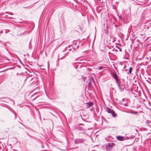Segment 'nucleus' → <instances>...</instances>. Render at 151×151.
<instances>
[{"label": "nucleus", "mask_w": 151, "mask_h": 151, "mask_svg": "<svg viewBox=\"0 0 151 151\" xmlns=\"http://www.w3.org/2000/svg\"><path fill=\"white\" fill-rule=\"evenodd\" d=\"M118 17L120 19H122V18L120 16H118Z\"/></svg>", "instance_id": "nucleus-20"}, {"label": "nucleus", "mask_w": 151, "mask_h": 151, "mask_svg": "<svg viewBox=\"0 0 151 151\" xmlns=\"http://www.w3.org/2000/svg\"><path fill=\"white\" fill-rule=\"evenodd\" d=\"M118 49L119 50L120 52L122 51V49L117 46H116L113 49V50L116 52H118Z\"/></svg>", "instance_id": "nucleus-6"}, {"label": "nucleus", "mask_w": 151, "mask_h": 151, "mask_svg": "<svg viewBox=\"0 0 151 151\" xmlns=\"http://www.w3.org/2000/svg\"><path fill=\"white\" fill-rule=\"evenodd\" d=\"M84 140L83 139H76L75 140L74 142L76 144H79L84 142Z\"/></svg>", "instance_id": "nucleus-2"}, {"label": "nucleus", "mask_w": 151, "mask_h": 151, "mask_svg": "<svg viewBox=\"0 0 151 151\" xmlns=\"http://www.w3.org/2000/svg\"><path fill=\"white\" fill-rule=\"evenodd\" d=\"M125 139H126H126H131V138H130L129 137H125Z\"/></svg>", "instance_id": "nucleus-17"}, {"label": "nucleus", "mask_w": 151, "mask_h": 151, "mask_svg": "<svg viewBox=\"0 0 151 151\" xmlns=\"http://www.w3.org/2000/svg\"><path fill=\"white\" fill-rule=\"evenodd\" d=\"M117 140L120 141H123L126 140L125 138L124 137L118 136L116 137Z\"/></svg>", "instance_id": "nucleus-3"}, {"label": "nucleus", "mask_w": 151, "mask_h": 151, "mask_svg": "<svg viewBox=\"0 0 151 151\" xmlns=\"http://www.w3.org/2000/svg\"><path fill=\"white\" fill-rule=\"evenodd\" d=\"M4 71H5V70H4V71H1L0 72H4Z\"/></svg>", "instance_id": "nucleus-24"}, {"label": "nucleus", "mask_w": 151, "mask_h": 151, "mask_svg": "<svg viewBox=\"0 0 151 151\" xmlns=\"http://www.w3.org/2000/svg\"><path fill=\"white\" fill-rule=\"evenodd\" d=\"M125 71L126 72H127V71H128V70H127V69H125Z\"/></svg>", "instance_id": "nucleus-21"}, {"label": "nucleus", "mask_w": 151, "mask_h": 151, "mask_svg": "<svg viewBox=\"0 0 151 151\" xmlns=\"http://www.w3.org/2000/svg\"><path fill=\"white\" fill-rule=\"evenodd\" d=\"M34 79H35V78L32 77V76H29L26 79V82H29L30 84H32L34 81L33 80Z\"/></svg>", "instance_id": "nucleus-1"}, {"label": "nucleus", "mask_w": 151, "mask_h": 151, "mask_svg": "<svg viewBox=\"0 0 151 151\" xmlns=\"http://www.w3.org/2000/svg\"><path fill=\"white\" fill-rule=\"evenodd\" d=\"M114 145V143H108L106 146V148L107 149L110 150L112 148V147Z\"/></svg>", "instance_id": "nucleus-5"}, {"label": "nucleus", "mask_w": 151, "mask_h": 151, "mask_svg": "<svg viewBox=\"0 0 151 151\" xmlns=\"http://www.w3.org/2000/svg\"><path fill=\"white\" fill-rule=\"evenodd\" d=\"M5 13H6H6H7V12H5Z\"/></svg>", "instance_id": "nucleus-28"}, {"label": "nucleus", "mask_w": 151, "mask_h": 151, "mask_svg": "<svg viewBox=\"0 0 151 151\" xmlns=\"http://www.w3.org/2000/svg\"><path fill=\"white\" fill-rule=\"evenodd\" d=\"M103 68L104 67H103L100 66L98 68V69L99 70H102L103 69Z\"/></svg>", "instance_id": "nucleus-16"}, {"label": "nucleus", "mask_w": 151, "mask_h": 151, "mask_svg": "<svg viewBox=\"0 0 151 151\" xmlns=\"http://www.w3.org/2000/svg\"><path fill=\"white\" fill-rule=\"evenodd\" d=\"M124 100V99H122V101H123V100Z\"/></svg>", "instance_id": "nucleus-27"}, {"label": "nucleus", "mask_w": 151, "mask_h": 151, "mask_svg": "<svg viewBox=\"0 0 151 151\" xmlns=\"http://www.w3.org/2000/svg\"><path fill=\"white\" fill-rule=\"evenodd\" d=\"M5 16L6 17H8V15H5Z\"/></svg>", "instance_id": "nucleus-23"}, {"label": "nucleus", "mask_w": 151, "mask_h": 151, "mask_svg": "<svg viewBox=\"0 0 151 151\" xmlns=\"http://www.w3.org/2000/svg\"><path fill=\"white\" fill-rule=\"evenodd\" d=\"M117 83L118 84V86L119 87V88H120V89L121 88H120V84H119L118 83H118Z\"/></svg>", "instance_id": "nucleus-18"}, {"label": "nucleus", "mask_w": 151, "mask_h": 151, "mask_svg": "<svg viewBox=\"0 0 151 151\" xmlns=\"http://www.w3.org/2000/svg\"><path fill=\"white\" fill-rule=\"evenodd\" d=\"M36 94V93H35V94H34V95H35Z\"/></svg>", "instance_id": "nucleus-25"}, {"label": "nucleus", "mask_w": 151, "mask_h": 151, "mask_svg": "<svg viewBox=\"0 0 151 151\" xmlns=\"http://www.w3.org/2000/svg\"><path fill=\"white\" fill-rule=\"evenodd\" d=\"M124 87L125 88V86H124Z\"/></svg>", "instance_id": "nucleus-26"}, {"label": "nucleus", "mask_w": 151, "mask_h": 151, "mask_svg": "<svg viewBox=\"0 0 151 151\" xmlns=\"http://www.w3.org/2000/svg\"><path fill=\"white\" fill-rule=\"evenodd\" d=\"M111 136H109L108 137V138L109 139V138H111Z\"/></svg>", "instance_id": "nucleus-22"}, {"label": "nucleus", "mask_w": 151, "mask_h": 151, "mask_svg": "<svg viewBox=\"0 0 151 151\" xmlns=\"http://www.w3.org/2000/svg\"><path fill=\"white\" fill-rule=\"evenodd\" d=\"M93 81V78H91L89 80V81L88 83V87H89L91 86V83Z\"/></svg>", "instance_id": "nucleus-8"}, {"label": "nucleus", "mask_w": 151, "mask_h": 151, "mask_svg": "<svg viewBox=\"0 0 151 151\" xmlns=\"http://www.w3.org/2000/svg\"><path fill=\"white\" fill-rule=\"evenodd\" d=\"M129 72H127L128 74H131L132 70V68L130 67L129 69Z\"/></svg>", "instance_id": "nucleus-12"}, {"label": "nucleus", "mask_w": 151, "mask_h": 151, "mask_svg": "<svg viewBox=\"0 0 151 151\" xmlns=\"http://www.w3.org/2000/svg\"><path fill=\"white\" fill-rule=\"evenodd\" d=\"M127 113L134 114H138V112L137 111H135L133 110H131L130 111L128 112Z\"/></svg>", "instance_id": "nucleus-7"}, {"label": "nucleus", "mask_w": 151, "mask_h": 151, "mask_svg": "<svg viewBox=\"0 0 151 151\" xmlns=\"http://www.w3.org/2000/svg\"><path fill=\"white\" fill-rule=\"evenodd\" d=\"M113 76L115 80L116 83H118V81H119V77L116 72H114L113 73Z\"/></svg>", "instance_id": "nucleus-4"}, {"label": "nucleus", "mask_w": 151, "mask_h": 151, "mask_svg": "<svg viewBox=\"0 0 151 151\" xmlns=\"http://www.w3.org/2000/svg\"><path fill=\"white\" fill-rule=\"evenodd\" d=\"M125 67H126L125 65H124V68H123V69L122 70V71H124V69H125Z\"/></svg>", "instance_id": "nucleus-19"}, {"label": "nucleus", "mask_w": 151, "mask_h": 151, "mask_svg": "<svg viewBox=\"0 0 151 151\" xmlns=\"http://www.w3.org/2000/svg\"><path fill=\"white\" fill-rule=\"evenodd\" d=\"M77 129L79 130L85 131V130L83 128L79 126L77 127Z\"/></svg>", "instance_id": "nucleus-9"}, {"label": "nucleus", "mask_w": 151, "mask_h": 151, "mask_svg": "<svg viewBox=\"0 0 151 151\" xmlns=\"http://www.w3.org/2000/svg\"><path fill=\"white\" fill-rule=\"evenodd\" d=\"M121 103L122 105H124V106H127V103L124 104L123 102H122Z\"/></svg>", "instance_id": "nucleus-15"}, {"label": "nucleus", "mask_w": 151, "mask_h": 151, "mask_svg": "<svg viewBox=\"0 0 151 151\" xmlns=\"http://www.w3.org/2000/svg\"><path fill=\"white\" fill-rule=\"evenodd\" d=\"M112 116L114 117H115L116 116V115L115 114V112L113 110L112 111V113H111Z\"/></svg>", "instance_id": "nucleus-13"}, {"label": "nucleus", "mask_w": 151, "mask_h": 151, "mask_svg": "<svg viewBox=\"0 0 151 151\" xmlns=\"http://www.w3.org/2000/svg\"><path fill=\"white\" fill-rule=\"evenodd\" d=\"M113 110L110 109V108L107 107L106 109V112H108L109 113H111L113 111Z\"/></svg>", "instance_id": "nucleus-10"}, {"label": "nucleus", "mask_w": 151, "mask_h": 151, "mask_svg": "<svg viewBox=\"0 0 151 151\" xmlns=\"http://www.w3.org/2000/svg\"><path fill=\"white\" fill-rule=\"evenodd\" d=\"M151 123V122L150 120H147L146 122V123L148 125H150V123Z\"/></svg>", "instance_id": "nucleus-14"}, {"label": "nucleus", "mask_w": 151, "mask_h": 151, "mask_svg": "<svg viewBox=\"0 0 151 151\" xmlns=\"http://www.w3.org/2000/svg\"><path fill=\"white\" fill-rule=\"evenodd\" d=\"M87 104L88 105V107H89L92 106L93 105V104L92 102H90L87 103Z\"/></svg>", "instance_id": "nucleus-11"}]
</instances>
